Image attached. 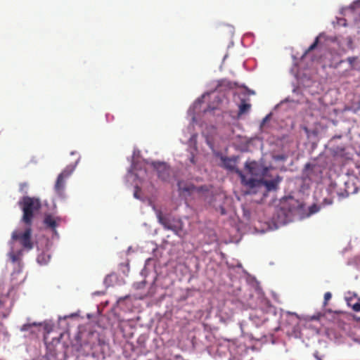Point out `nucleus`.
Returning <instances> with one entry per match:
<instances>
[{
  "mask_svg": "<svg viewBox=\"0 0 360 360\" xmlns=\"http://www.w3.org/2000/svg\"><path fill=\"white\" fill-rule=\"evenodd\" d=\"M18 205L22 211V221L31 226L35 213L41 207L40 200L35 197L24 196L18 202Z\"/></svg>",
  "mask_w": 360,
  "mask_h": 360,
  "instance_id": "obj_1",
  "label": "nucleus"
},
{
  "mask_svg": "<svg viewBox=\"0 0 360 360\" xmlns=\"http://www.w3.org/2000/svg\"><path fill=\"white\" fill-rule=\"evenodd\" d=\"M319 51L321 53V56L317 60L330 68L336 69L341 63L345 61L340 58L342 55L345 53V50H342L340 51L335 50L334 48L323 49L320 46L319 48Z\"/></svg>",
  "mask_w": 360,
  "mask_h": 360,
  "instance_id": "obj_2",
  "label": "nucleus"
},
{
  "mask_svg": "<svg viewBox=\"0 0 360 360\" xmlns=\"http://www.w3.org/2000/svg\"><path fill=\"white\" fill-rule=\"evenodd\" d=\"M72 155H77L75 162L68 165L58 176L54 185L55 192L60 196H62L65 186V180L68 179L74 172L76 165L79 160V157L77 153L72 152Z\"/></svg>",
  "mask_w": 360,
  "mask_h": 360,
  "instance_id": "obj_3",
  "label": "nucleus"
},
{
  "mask_svg": "<svg viewBox=\"0 0 360 360\" xmlns=\"http://www.w3.org/2000/svg\"><path fill=\"white\" fill-rule=\"evenodd\" d=\"M157 218L160 224L167 230L174 231L176 235H179L183 229V222L179 219L174 217H167L162 214L160 210L156 212Z\"/></svg>",
  "mask_w": 360,
  "mask_h": 360,
  "instance_id": "obj_4",
  "label": "nucleus"
},
{
  "mask_svg": "<svg viewBox=\"0 0 360 360\" xmlns=\"http://www.w3.org/2000/svg\"><path fill=\"white\" fill-rule=\"evenodd\" d=\"M31 226H28L22 233L14 231L12 234V238L15 240H19L23 248L30 250L33 248V244L31 240Z\"/></svg>",
  "mask_w": 360,
  "mask_h": 360,
  "instance_id": "obj_5",
  "label": "nucleus"
},
{
  "mask_svg": "<svg viewBox=\"0 0 360 360\" xmlns=\"http://www.w3.org/2000/svg\"><path fill=\"white\" fill-rule=\"evenodd\" d=\"M152 165L157 172L158 176L163 181H168L171 176V168L165 162H153Z\"/></svg>",
  "mask_w": 360,
  "mask_h": 360,
  "instance_id": "obj_6",
  "label": "nucleus"
},
{
  "mask_svg": "<svg viewBox=\"0 0 360 360\" xmlns=\"http://www.w3.org/2000/svg\"><path fill=\"white\" fill-rule=\"evenodd\" d=\"M178 188L180 195L184 197L191 195L197 190V188L193 184L184 181H179Z\"/></svg>",
  "mask_w": 360,
  "mask_h": 360,
  "instance_id": "obj_7",
  "label": "nucleus"
},
{
  "mask_svg": "<svg viewBox=\"0 0 360 360\" xmlns=\"http://www.w3.org/2000/svg\"><path fill=\"white\" fill-rule=\"evenodd\" d=\"M221 160L222 162V167L229 171L235 172L236 173V170H238L236 168V162L238 160V157H224L221 156Z\"/></svg>",
  "mask_w": 360,
  "mask_h": 360,
  "instance_id": "obj_8",
  "label": "nucleus"
},
{
  "mask_svg": "<svg viewBox=\"0 0 360 360\" xmlns=\"http://www.w3.org/2000/svg\"><path fill=\"white\" fill-rule=\"evenodd\" d=\"M236 173L240 176L242 183L250 188L258 187L262 185V179L258 180L254 178L246 179L245 175L243 174L241 171L236 170Z\"/></svg>",
  "mask_w": 360,
  "mask_h": 360,
  "instance_id": "obj_9",
  "label": "nucleus"
},
{
  "mask_svg": "<svg viewBox=\"0 0 360 360\" xmlns=\"http://www.w3.org/2000/svg\"><path fill=\"white\" fill-rule=\"evenodd\" d=\"M345 11L352 15L354 20L360 19V0L354 1Z\"/></svg>",
  "mask_w": 360,
  "mask_h": 360,
  "instance_id": "obj_10",
  "label": "nucleus"
},
{
  "mask_svg": "<svg viewBox=\"0 0 360 360\" xmlns=\"http://www.w3.org/2000/svg\"><path fill=\"white\" fill-rule=\"evenodd\" d=\"M346 61L349 65V69L346 70L342 72V75L344 77H349L351 75L350 71L356 69V67L359 65L360 61L357 56L348 57Z\"/></svg>",
  "mask_w": 360,
  "mask_h": 360,
  "instance_id": "obj_11",
  "label": "nucleus"
},
{
  "mask_svg": "<svg viewBox=\"0 0 360 360\" xmlns=\"http://www.w3.org/2000/svg\"><path fill=\"white\" fill-rule=\"evenodd\" d=\"M281 181V178L279 176H277L276 179L272 180H263L262 182V185L265 186L266 190L268 191H276L278 187V184Z\"/></svg>",
  "mask_w": 360,
  "mask_h": 360,
  "instance_id": "obj_12",
  "label": "nucleus"
},
{
  "mask_svg": "<svg viewBox=\"0 0 360 360\" xmlns=\"http://www.w3.org/2000/svg\"><path fill=\"white\" fill-rule=\"evenodd\" d=\"M57 220L60 219H56L51 214H47L44 217V223L47 228L56 231V228L58 226Z\"/></svg>",
  "mask_w": 360,
  "mask_h": 360,
  "instance_id": "obj_13",
  "label": "nucleus"
},
{
  "mask_svg": "<svg viewBox=\"0 0 360 360\" xmlns=\"http://www.w3.org/2000/svg\"><path fill=\"white\" fill-rule=\"evenodd\" d=\"M245 168L248 169L249 173L251 175H257V172L256 171L257 167H258V165L255 162H247L245 163Z\"/></svg>",
  "mask_w": 360,
  "mask_h": 360,
  "instance_id": "obj_14",
  "label": "nucleus"
},
{
  "mask_svg": "<svg viewBox=\"0 0 360 360\" xmlns=\"http://www.w3.org/2000/svg\"><path fill=\"white\" fill-rule=\"evenodd\" d=\"M251 108V105L245 102V100L241 101V103L239 105V115H243L248 112Z\"/></svg>",
  "mask_w": 360,
  "mask_h": 360,
  "instance_id": "obj_15",
  "label": "nucleus"
},
{
  "mask_svg": "<svg viewBox=\"0 0 360 360\" xmlns=\"http://www.w3.org/2000/svg\"><path fill=\"white\" fill-rule=\"evenodd\" d=\"M312 169L313 167L311 165V164L308 163L305 165L304 169L303 170L302 172V178L304 180L311 179V174L312 172Z\"/></svg>",
  "mask_w": 360,
  "mask_h": 360,
  "instance_id": "obj_16",
  "label": "nucleus"
},
{
  "mask_svg": "<svg viewBox=\"0 0 360 360\" xmlns=\"http://www.w3.org/2000/svg\"><path fill=\"white\" fill-rule=\"evenodd\" d=\"M319 37H317L314 41L313 42V44L305 51L303 56H306L307 54H309L311 51H312L313 50H314L319 45Z\"/></svg>",
  "mask_w": 360,
  "mask_h": 360,
  "instance_id": "obj_17",
  "label": "nucleus"
},
{
  "mask_svg": "<svg viewBox=\"0 0 360 360\" xmlns=\"http://www.w3.org/2000/svg\"><path fill=\"white\" fill-rule=\"evenodd\" d=\"M332 297V295L330 292H327L324 295V301H323V306H326L328 304V300H330Z\"/></svg>",
  "mask_w": 360,
  "mask_h": 360,
  "instance_id": "obj_18",
  "label": "nucleus"
},
{
  "mask_svg": "<svg viewBox=\"0 0 360 360\" xmlns=\"http://www.w3.org/2000/svg\"><path fill=\"white\" fill-rule=\"evenodd\" d=\"M318 211H319V208L316 205H313L312 206H311L309 207V214H314Z\"/></svg>",
  "mask_w": 360,
  "mask_h": 360,
  "instance_id": "obj_19",
  "label": "nucleus"
},
{
  "mask_svg": "<svg viewBox=\"0 0 360 360\" xmlns=\"http://www.w3.org/2000/svg\"><path fill=\"white\" fill-rule=\"evenodd\" d=\"M322 203L324 205H330L333 203V200L331 198H324Z\"/></svg>",
  "mask_w": 360,
  "mask_h": 360,
  "instance_id": "obj_20",
  "label": "nucleus"
},
{
  "mask_svg": "<svg viewBox=\"0 0 360 360\" xmlns=\"http://www.w3.org/2000/svg\"><path fill=\"white\" fill-rule=\"evenodd\" d=\"M352 309L355 311H360V301L353 304Z\"/></svg>",
  "mask_w": 360,
  "mask_h": 360,
  "instance_id": "obj_21",
  "label": "nucleus"
},
{
  "mask_svg": "<svg viewBox=\"0 0 360 360\" xmlns=\"http://www.w3.org/2000/svg\"><path fill=\"white\" fill-rule=\"evenodd\" d=\"M32 326V324H25V325H23L22 327V330H24V331H26V330H29L30 328Z\"/></svg>",
  "mask_w": 360,
  "mask_h": 360,
  "instance_id": "obj_22",
  "label": "nucleus"
},
{
  "mask_svg": "<svg viewBox=\"0 0 360 360\" xmlns=\"http://www.w3.org/2000/svg\"><path fill=\"white\" fill-rule=\"evenodd\" d=\"M347 46H348V48L349 49H352V44H353V41L351 39V37H347Z\"/></svg>",
  "mask_w": 360,
  "mask_h": 360,
  "instance_id": "obj_23",
  "label": "nucleus"
},
{
  "mask_svg": "<svg viewBox=\"0 0 360 360\" xmlns=\"http://www.w3.org/2000/svg\"><path fill=\"white\" fill-rule=\"evenodd\" d=\"M139 190H140V189H139V188L138 186H136V191H135V192H134V196L136 198H138V199L139 198V195H138V192H139Z\"/></svg>",
  "mask_w": 360,
  "mask_h": 360,
  "instance_id": "obj_24",
  "label": "nucleus"
},
{
  "mask_svg": "<svg viewBox=\"0 0 360 360\" xmlns=\"http://www.w3.org/2000/svg\"><path fill=\"white\" fill-rule=\"evenodd\" d=\"M10 311H11V309L9 308L5 312L4 311H1V313H2L3 316L4 317H6L9 314Z\"/></svg>",
  "mask_w": 360,
  "mask_h": 360,
  "instance_id": "obj_25",
  "label": "nucleus"
},
{
  "mask_svg": "<svg viewBox=\"0 0 360 360\" xmlns=\"http://www.w3.org/2000/svg\"><path fill=\"white\" fill-rule=\"evenodd\" d=\"M5 299H8V296H6L3 299H0V307H1V306H3Z\"/></svg>",
  "mask_w": 360,
  "mask_h": 360,
  "instance_id": "obj_26",
  "label": "nucleus"
},
{
  "mask_svg": "<svg viewBox=\"0 0 360 360\" xmlns=\"http://www.w3.org/2000/svg\"><path fill=\"white\" fill-rule=\"evenodd\" d=\"M27 186V184L25 183L20 184V191H22L24 188Z\"/></svg>",
  "mask_w": 360,
  "mask_h": 360,
  "instance_id": "obj_27",
  "label": "nucleus"
},
{
  "mask_svg": "<svg viewBox=\"0 0 360 360\" xmlns=\"http://www.w3.org/2000/svg\"><path fill=\"white\" fill-rule=\"evenodd\" d=\"M207 143L210 147H212V143L209 140H207Z\"/></svg>",
  "mask_w": 360,
  "mask_h": 360,
  "instance_id": "obj_28",
  "label": "nucleus"
},
{
  "mask_svg": "<svg viewBox=\"0 0 360 360\" xmlns=\"http://www.w3.org/2000/svg\"><path fill=\"white\" fill-rule=\"evenodd\" d=\"M304 129L306 132H308V129L307 127H304Z\"/></svg>",
  "mask_w": 360,
  "mask_h": 360,
  "instance_id": "obj_29",
  "label": "nucleus"
},
{
  "mask_svg": "<svg viewBox=\"0 0 360 360\" xmlns=\"http://www.w3.org/2000/svg\"><path fill=\"white\" fill-rule=\"evenodd\" d=\"M13 261L15 262V256H13Z\"/></svg>",
  "mask_w": 360,
  "mask_h": 360,
  "instance_id": "obj_30",
  "label": "nucleus"
},
{
  "mask_svg": "<svg viewBox=\"0 0 360 360\" xmlns=\"http://www.w3.org/2000/svg\"><path fill=\"white\" fill-rule=\"evenodd\" d=\"M358 321H360V317H359V318H358Z\"/></svg>",
  "mask_w": 360,
  "mask_h": 360,
  "instance_id": "obj_31",
  "label": "nucleus"
}]
</instances>
